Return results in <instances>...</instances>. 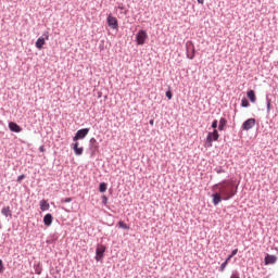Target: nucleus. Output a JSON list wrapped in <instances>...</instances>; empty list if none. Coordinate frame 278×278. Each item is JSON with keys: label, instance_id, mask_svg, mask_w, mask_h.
<instances>
[{"label": "nucleus", "instance_id": "32", "mask_svg": "<svg viewBox=\"0 0 278 278\" xmlns=\"http://www.w3.org/2000/svg\"><path fill=\"white\" fill-rule=\"evenodd\" d=\"M39 150L41 151V153H45V146H41Z\"/></svg>", "mask_w": 278, "mask_h": 278}, {"label": "nucleus", "instance_id": "25", "mask_svg": "<svg viewBox=\"0 0 278 278\" xmlns=\"http://www.w3.org/2000/svg\"><path fill=\"white\" fill-rule=\"evenodd\" d=\"M5 270V267L3 266V261L0 260V274H2Z\"/></svg>", "mask_w": 278, "mask_h": 278}, {"label": "nucleus", "instance_id": "8", "mask_svg": "<svg viewBox=\"0 0 278 278\" xmlns=\"http://www.w3.org/2000/svg\"><path fill=\"white\" fill-rule=\"evenodd\" d=\"M106 23L111 29H118V20L116 17L112 16V14L108 15Z\"/></svg>", "mask_w": 278, "mask_h": 278}, {"label": "nucleus", "instance_id": "15", "mask_svg": "<svg viewBox=\"0 0 278 278\" xmlns=\"http://www.w3.org/2000/svg\"><path fill=\"white\" fill-rule=\"evenodd\" d=\"M39 205H40L41 212H47V210H49V207H51V205H49V202H47V200H41L39 202Z\"/></svg>", "mask_w": 278, "mask_h": 278}, {"label": "nucleus", "instance_id": "29", "mask_svg": "<svg viewBox=\"0 0 278 278\" xmlns=\"http://www.w3.org/2000/svg\"><path fill=\"white\" fill-rule=\"evenodd\" d=\"M271 100L267 99V112H270Z\"/></svg>", "mask_w": 278, "mask_h": 278}, {"label": "nucleus", "instance_id": "34", "mask_svg": "<svg viewBox=\"0 0 278 278\" xmlns=\"http://www.w3.org/2000/svg\"><path fill=\"white\" fill-rule=\"evenodd\" d=\"M150 125H154V121L153 119H150Z\"/></svg>", "mask_w": 278, "mask_h": 278}, {"label": "nucleus", "instance_id": "22", "mask_svg": "<svg viewBox=\"0 0 278 278\" xmlns=\"http://www.w3.org/2000/svg\"><path fill=\"white\" fill-rule=\"evenodd\" d=\"M241 105H242V108H249V100H247V98H243L241 100Z\"/></svg>", "mask_w": 278, "mask_h": 278}, {"label": "nucleus", "instance_id": "11", "mask_svg": "<svg viewBox=\"0 0 278 278\" xmlns=\"http://www.w3.org/2000/svg\"><path fill=\"white\" fill-rule=\"evenodd\" d=\"M212 199L214 205H219L223 201V195L218 191L212 194Z\"/></svg>", "mask_w": 278, "mask_h": 278}, {"label": "nucleus", "instance_id": "1", "mask_svg": "<svg viewBox=\"0 0 278 278\" xmlns=\"http://www.w3.org/2000/svg\"><path fill=\"white\" fill-rule=\"evenodd\" d=\"M223 197V201H229L232 197H236V182L233 180H224L214 186Z\"/></svg>", "mask_w": 278, "mask_h": 278}, {"label": "nucleus", "instance_id": "14", "mask_svg": "<svg viewBox=\"0 0 278 278\" xmlns=\"http://www.w3.org/2000/svg\"><path fill=\"white\" fill-rule=\"evenodd\" d=\"M43 223L46 227H50V225L53 223V215H51V213L46 214L43 217Z\"/></svg>", "mask_w": 278, "mask_h": 278}, {"label": "nucleus", "instance_id": "12", "mask_svg": "<svg viewBox=\"0 0 278 278\" xmlns=\"http://www.w3.org/2000/svg\"><path fill=\"white\" fill-rule=\"evenodd\" d=\"M276 263H277V256L276 255L267 254L265 256V266H268L270 264H276Z\"/></svg>", "mask_w": 278, "mask_h": 278}, {"label": "nucleus", "instance_id": "13", "mask_svg": "<svg viewBox=\"0 0 278 278\" xmlns=\"http://www.w3.org/2000/svg\"><path fill=\"white\" fill-rule=\"evenodd\" d=\"M73 150L75 152V155H84V147L79 148V142L75 141L73 144Z\"/></svg>", "mask_w": 278, "mask_h": 278}, {"label": "nucleus", "instance_id": "31", "mask_svg": "<svg viewBox=\"0 0 278 278\" xmlns=\"http://www.w3.org/2000/svg\"><path fill=\"white\" fill-rule=\"evenodd\" d=\"M23 179H25V175H21V176L17 177V181H18V182H22Z\"/></svg>", "mask_w": 278, "mask_h": 278}, {"label": "nucleus", "instance_id": "24", "mask_svg": "<svg viewBox=\"0 0 278 278\" xmlns=\"http://www.w3.org/2000/svg\"><path fill=\"white\" fill-rule=\"evenodd\" d=\"M73 201V198H65L61 200V203H71Z\"/></svg>", "mask_w": 278, "mask_h": 278}, {"label": "nucleus", "instance_id": "2", "mask_svg": "<svg viewBox=\"0 0 278 278\" xmlns=\"http://www.w3.org/2000/svg\"><path fill=\"white\" fill-rule=\"evenodd\" d=\"M149 39V34H147V30H139L136 35V42L139 46L144 45L147 40Z\"/></svg>", "mask_w": 278, "mask_h": 278}, {"label": "nucleus", "instance_id": "35", "mask_svg": "<svg viewBox=\"0 0 278 278\" xmlns=\"http://www.w3.org/2000/svg\"><path fill=\"white\" fill-rule=\"evenodd\" d=\"M118 9H119V10H125V8H123V7H118Z\"/></svg>", "mask_w": 278, "mask_h": 278}, {"label": "nucleus", "instance_id": "27", "mask_svg": "<svg viewBox=\"0 0 278 278\" xmlns=\"http://www.w3.org/2000/svg\"><path fill=\"white\" fill-rule=\"evenodd\" d=\"M216 127H218V121L217 119L213 121V123H212V128L216 129Z\"/></svg>", "mask_w": 278, "mask_h": 278}, {"label": "nucleus", "instance_id": "19", "mask_svg": "<svg viewBox=\"0 0 278 278\" xmlns=\"http://www.w3.org/2000/svg\"><path fill=\"white\" fill-rule=\"evenodd\" d=\"M230 260L229 258H226V261L220 265V273H224L225 271V268H227V265L229 264Z\"/></svg>", "mask_w": 278, "mask_h": 278}, {"label": "nucleus", "instance_id": "26", "mask_svg": "<svg viewBox=\"0 0 278 278\" xmlns=\"http://www.w3.org/2000/svg\"><path fill=\"white\" fill-rule=\"evenodd\" d=\"M166 97H167V99H173V92L170 91V90H168V91H166Z\"/></svg>", "mask_w": 278, "mask_h": 278}, {"label": "nucleus", "instance_id": "4", "mask_svg": "<svg viewBox=\"0 0 278 278\" xmlns=\"http://www.w3.org/2000/svg\"><path fill=\"white\" fill-rule=\"evenodd\" d=\"M220 138V135L218 134V130L214 129V131L208 132L206 137V144L207 147H212V143L218 140Z\"/></svg>", "mask_w": 278, "mask_h": 278}, {"label": "nucleus", "instance_id": "21", "mask_svg": "<svg viewBox=\"0 0 278 278\" xmlns=\"http://www.w3.org/2000/svg\"><path fill=\"white\" fill-rule=\"evenodd\" d=\"M118 227H121V229H129V226L127 224H125V222H123V220L118 222Z\"/></svg>", "mask_w": 278, "mask_h": 278}, {"label": "nucleus", "instance_id": "3", "mask_svg": "<svg viewBox=\"0 0 278 278\" xmlns=\"http://www.w3.org/2000/svg\"><path fill=\"white\" fill-rule=\"evenodd\" d=\"M47 40H49V31L43 33V37H39L35 42L37 49L42 50V48L47 45Z\"/></svg>", "mask_w": 278, "mask_h": 278}, {"label": "nucleus", "instance_id": "16", "mask_svg": "<svg viewBox=\"0 0 278 278\" xmlns=\"http://www.w3.org/2000/svg\"><path fill=\"white\" fill-rule=\"evenodd\" d=\"M225 127H227V119L225 117H222L219 119L218 130L225 131Z\"/></svg>", "mask_w": 278, "mask_h": 278}, {"label": "nucleus", "instance_id": "28", "mask_svg": "<svg viewBox=\"0 0 278 278\" xmlns=\"http://www.w3.org/2000/svg\"><path fill=\"white\" fill-rule=\"evenodd\" d=\"M230 278H240V274H238V271H235V273H232Z\"/></svg>", "mask_w": 278, "mask_h": 278}, {"label": "nucleus", "instance_id": "9", "mask_svg": "<svg viewBox=\"0 0 278 278\" xmlns=\"http://www.w3.org/2000/svg\"><path fill=\"white\" fill-rule=\"evenodd\" d=\"M255 127V118H249L242 124L243 131H249Z\"/></svg>", "mask_w": 278, "mask_h": 278}, {"label": "nucleus", "instance_id": "33", "mask_svg": "<svg viewBox=\"0 0 278 278\" xmlns=\"http://www.w3.org/2000/svg\"><path fill=\"white\" fill-rule=\"evenodd\" d=\"M198 3H200L201 5H203V3H205V0H198Z\"/></svg>", "mask_w": 278, "mask_h": 278}, {"label": "nucleus", "instance_id": "6", "mask_svg": "<svg viewBox=\"0 0 278 278\" xmlns=\"http://www.w3.org/2000/svg\"><path fill=\"white\" fill-rule=\"evenodd\" d=\"M104 253H105V245L98 244L96 249V261L101 262V260H103Z\"/></svg>", "mask_w": 278, "mask_h": 278}, {"label": "nucleus", "instance_id": "23", "mask_svg": "<svg viewBox=\"0 0 278 278\" xmlns=\"http://www.w3.org/2000/svg\"><path fill=\"white\" fill-rule=\"evenodd\" d=\"M235 255H238V249L232 250L231 254L228 256V260L231 261V257H233Z\"/></svg>", "mask_w": 278, "mask_h": 278}, {"label": "nucleus", "instance_id": "7", "mask_svg": "<svg viewBox=\"0 0 278 278\" xmlns=\"http://www.w3.org/2000/svg\"><path fill=\"white\" fill-rule=\"evenodd\" d=\"M90 129L88 128H83L76 132L74 136L73 140L74 142H77V140H84V138L89 134Z\"/></svg>", "mask_w": 278, "mask_h": 278}, {"label": "nucleus", "instance_id": "5", "mask_svg": "<svg viewBox=\"0 0 278 278\" xmlns=\"http://www.w3.org/2000/svg\"><path fill=\"white\" fill-rule=\"evenodd\" d=\"M186 49H187V58L189 60H194V55L197 53V51L194 50V43L192 41H187Z\"/></svg>", "mask_w": 278, "mask_h": 278}, {"label": "nucleus", "instance_id": "20", "mask_svg": "<svg viewBox=\"0 0 278 278\" xmlns=\"http://www.w3.org/2000/svg\"><path fill=\"white\" fill-rule=\"evenodd\" d=\"M106 190H108V184L101 182V184L99 185V191H100V192H105Z\"/></svg>", "mask_w": 278, "mask_h": 278}, {"label": "nucleus", "instance_id": "18", "mask_svg": "<svg viewBox=\"0 0 278 278\" xmlns=\"http://www.w3.org/2000/svg\"><path fill=\"white\" fill-rule=\"evenodd\" d=\"M2 214H3V216H12V210H10V206H5V207H3L2 208Z\"/></svg>", "mask_w": 278, "mask_h": 278}, {"label": "nucleus", "instance_id": "30", "mask_svg": "<svg viewBox=\"0 0 278 278\" xmlns=\"http://www.w3.org/2000/svg\"><path fill=\"white\" fill-rule=\"evenodd\" d=\"M102 203L103 205H108V198L105 195H102Z\"/></svg>", "mask_w": 278, "mask_h": 278}, {"label": "nucleus", "instance_id": "10", "mask_svg": "<svg viewBox=\"0 0 278 278\" xmlns=\"http://www.w3.org/2000/svg\"><path fill=\"white\" fill-rule=\"evenodd\" d=\"M9 129L14 131V134H21V131H23V128H21V126L14 122L9 123Z\"/></svg>", "mask_w": 278, "mask_h": 278}, {"label": "nucleus", "instance_id": "17", "mask_svg": "<svg viewBox=\"0 0 278 278\" xmlns=\"http://www.w3.org/2000/svg\"><path fill=\"white\" fill-rule=\"evenodd\" d=\"M247 94H248V99H250L251 103H255V101H256L255 91L249 90Z\"/></svg>", "mask_w": 278, "mask_h": 278}]
</instances>
